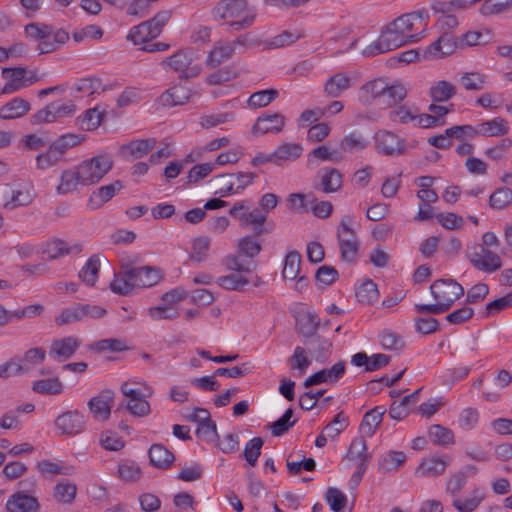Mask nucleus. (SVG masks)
Masks as SVG:
<instances>
[{
	"label": "nucleus",
	"mask_w": 512,
	"mask_h": 512,
	"mask_svg": "<svg viewBox=\"0 0 512 512\" xmlns=\"http://www.w3.org/2000/svg\"><path fill=\"white\" fill-rule=\"evenodd\" d=\"M262 250L260 242L253 236H244L238 240L237 252L247 258L256 257Z\"/></svg>",
	"instance_id": "43"
},
{
	"label": "nucleus",
	"mask_w": 512,
	"mask_h": 512,
	"mask_svg": "<svg viewBox=\"0 0 512 512\" xmlns=\"http://www.w3.org/2000/svg\"><path fill=\"white\" fill-rule=\"evenodd\" d=\"M31 109L30 103L16 97L0 107V119L13 120L25 116Z\"/></svg>",
	"instance_id": "23"
},
{
	"label": "nucleus",
	"mask_w": 512,
	"mask_h": 512,
	"mask_svg": "<svg viewBox=\"0 0 512 512\" xmlns=\"http://www.w3.org/2000/svg\"><path fill=\"white\" fill-rule=\"evenodd\" d=\"M377 285L372 280L364 281L356 290L357 300L364 304H371L378 299Z\"/></svg>",
	"instance_id": "49"
},
{
	"label": "nucleus",
	"mask_w": 512,
	"mask_h": 512,
	"mask_svg": "<svg viewBox=\"0 0 512 512\" xmlns=\"http://www.w3.org/2000/svg\"><path fill=\"white\" fill-rule=\"evenodd\" d=\"M148 314L153 320H172L179 316L178 310L174 306L165 304L149 308Z\"/></svg>",
	"instance_id": "62"
},
{
	"label": "nucleus",
	"mask_w": 512,
	"mask_h": 512,
	"mask_svg": "<svg viewBox=\"0 0 512 512\" xmlns=\"http://www.w3.org/2000/svg\"><path fill=\"white\" fill-rule=\"evenodd\" d=\"M389 119L392 122L406 124L416 120V110L407 105H395L389 111Z\"/></svg>",
	"instance_id": "51"
},
{
	"label": "nucleus",
	"mask_w": 512,
	"mask_h": 512,
	"mask_svg": "<svg viewBox=\"0 0 512 512\" xmlns=\"http://www.w3.org/2000/svg\"><path fill=\"white\" fill-rule=\"evenodd\" d=\"M103 116L104 113L100 112L98 108H90L79 118V125L86 131L95 130L100 126Z\"/></svg>",
	"instance_id": "52"
},
{
	"label": "nucleus",
	"mask_w": 512,
	"mask_h": 512,
	"mask_svg": "<svg viewBox=\"0 0 512 512\" xmlns=\"http://www.w3.org/2000/svg\"><path fill=\"white\" fill-rule=\"evenodd\" d=\"M114 398L115 393L110 389H104L98 395L92 397L88 401V407L93 417L101 421L109 419Z\"/></svg>",
	"instance_id": "12"
},
{
	"label": "nucleus",
	"mask_w": 512,
	"mask_h": 512,
	"mask_svg": "<svg viewBox=\"0 0 512 512\" xmlns=\"http://www.w3.org/2000/svg\"><path fill=\"white\" fill-rule=\"evenodd\" d=\"M113 167L112 157L97 155L82 161L76 168L80 176V185H93L98 183Z\"/></svg>",
	"instance_id": "5"
},
{
	"label": "nucleus",
	"mask_w": 512,
	"mask_h": 512,
	"mask_svg": "<svg viewBox=\"0 0 512 512\" xmlns=\"http://www.w3.org/2000/svg\"><path fill=\"white\" fill-rule=\"evenodd\" d=\"M86 421L82 413L69 410L55 419V427L61 435L76 436L85 429Z\"/></svg>",
	"instance_id": "9"
},
{
	"label": "nucleus",
	"mask_w": 512,
	"mask_h": 512,
	"mask_svg": "<svg viewBox=\"0 0 512 512\" xmlns=\"http://www.w3.org/2000/svg\"><path fill=\"white\" fill-rule=\"evenodd\" d=\"M346 370L344 361L335 363L331 368L322 369L309 376L303 383L305 387H311L321 383H336L343 377Z\"/></svg>",
	"instance_id": "16"
},
{
	"label": "nucleus",
	"mask_w": 512,
	"mask_h": 512,
	"mask_svg": "<svg viewBox=\"0 0 512 512\" xmlns=\"http://www.w3.org/2000/svg\"><path fill=\"white\" fill-rule=\"evenodd\" d=\"M369 144L365 136L359 132L346 135L340 142V152L355 153L364 150Z\"/></svg>",
	"instance_id": "33"
},
{
	"label": "nucleus",
	"mask_w": 512,
	"mask_h": 512,
	"mask_svg": "<svg viewBox=\"0 0 512 512\" xmlns=\"http://www.w3.org/2000/svg\"><path fill=\"white\" fill-rule=\"evenodd\" d=\"M82 251L80 243L69 244L61 239H54L47 243L45 253L51 260L61 258L69 254H79Z\"/></svg>",
	"instance_id": "22"
},
{
	"label": "nucleus",
	"mask_w": 512,
	"mask_h": 512,
	"mask_svg": "<svg viewBox=\"0 0 512 512\" xmlns=\"http://www.w3.org/2000/svg\"><path fill=\"white\" fill-rule=\"evenodd\" d=\"M126 275L132 281L133 287H151L161 279L159 270L150 266L126 268Z\"/></svg>",
	"instance_id": "13"
},
{
	"label": "nucleus",
	"mask_w": 512,
	"mask_h": 512,
	"mask_svg": "<svg viewBox=\"0 0 512 512\" xmlns=\"http://www.w3.org/2000/svg\"><path fill=\"white\" fill-rule=\"evenodd\" d=\"M428 435L430 440L440 446H447L454 443L453 432L441 425L435 424L429 428Z\"/></svg>",
	"instance_id": "45"
},
{
	"label": "nucleus",
	"mask_w": 512,
	"mask_h": 512,
	"mask_svg": "<svg viewBox=\"0 0 512 512\" xmlns=\"http://www.w3.org/2000/svg\"><path fill=\"white\" fill-rule=\"evenodd\" d=\"M120 390L126 397L125 401L141 400L152 395V389L142 383L125 381L122 383Z\"/></svg>",
	"instance_id": "32"
},
{
	"label": "nucleus",
	"mask_w": 512,
	"mask_h": 512,
	"mask_svg": "<svg viewBox=\"0 0 512 512\" xmlns=\"http://www.w3.org/2000/svg\"><path fill=\"white\" fill-rule=\"evenodd\" d=\"M297 325L299 332L304 337H312L316 333L320 325V320L317 317V315L311 312H306L300 315V317L297 320Z\"/></svg>",
	"instance_id": "44"
},
{
	"label": "nucleus",
	"mask_w": 512,
	"mask_h": 512,
	"mask_svg": "<svg viewBox=\"0 0 512 512\" xmlns=\"http://www.w3.org/2000/svg\"><path fill=\"white\" fill-rule=\"evenodd\" d=\"M32 390L39 394L57 395L63 391V383L58 377L33 382Z\"/></svg>",
	"instance_id": "39"
},
{
	"label": "nucleus",
	"mask_w": 512,
	"mask_h": 512,
	"mask_svg": "<svg viewBox=\"0 0 512 512\" xmlns=\"http://www.w3.org/2000/svg\"><path fill=\"white\" fill-rule=\"evenodd\" d=\"M235 52L236 49L232 42L218 41L209 52L206 64L211 68L217 67L224 61L230 59Z\"/></svg>",
	"instance_id": "24"
},
{
	"label": "nucleus",
	"mask_w": 512,
	"mask_h": 512,
	"mask_svg": "<svg viewBox=\"0 0 512 512\" xmlns=\"http://www.w3.org/2000/svg\"><path fill=\"white\" fill-rule=\"evenodd\" d=\"M123 188V184L120 180H116L111 184L104 185L93 191L89 197L88 204L92 209H98L103 206L106 202L112 199L116 192Z\"/></svg>",
	"instance_id": "21"
},
{
	"label": "nucleus",
	"mask_w": 512,
	"mask_h": 512,
	"mask_svg": "<svg viewBox=\"0 0 512 512\" xmlns=\"http://www.w3.org/2000/svg\"><path fill=\"white\" fill-rule=\"evenodd\" d=\"M195 53L191 49L179 50L170 57H167L166 63L173 70L180 72L183 78H193L200 74L202 67L199 64H193Z\"/></svg>",
	"instance_id": "7"
},
{
	"label": "nucleus",
	"mask_w": 512,
	"mask_h": 512,
	"mask_svg": "<svg viewBox=\"0 0 512 512\" xmlns=\"http://www.w3.org/2000/svg\"><path fill=\"white\" fill-rule=\"evenodd\" d=\"M123 408L127 409L133 416L137 417H145L151 412L150 404L146 398H141V400L122 401L117 410Z\"/></svg>",
	"instance_id": "53"
},
{
	"label": "nucleus",
	"mask_w": 512,
	"mask_h": 512,
	"mask_svg": "<svg viewBox=\"0 0 512 512\" xmlns=\"http://www.w3.org/2000/svg\"><path fill=\"white\" fill-rule=\"evenodd\" d=\"M279 96V92L276 89L260 90L253 93L247 103L251 109H257L268 106Z\"/></svg>",
	"instance_id": "40"
},
{
	"label": "nucleus",
	"mask_w": 512,
	"mask_h": 512,
	"mask_svg": "<svg viewBox=\"0 0 512 512\" xmlns=\"http://www.w3.org/2000/svg\"><path fill=\"white\" fill-rule=\"evenodd\" d=\"M99 270L100 259L98 255H93L79 272V277L86 285L93 286L98 277Z\"/></svg>",
	"instance_id": "41"
},
{
	"label": "nucleus",
	"mask_w": 512,
	"mask_h": 512,
	"mask_svg": "<svg viewBox=\"0 0 512 512\" xmlns=\"http://www.w3.org/2000/svg\"><path fill=\"white\" fill-rule=\"evenodd\" d=\"M27 71L23 67L3 68L2 76L6 84L1 94H11L36 82V78H26Z\"/></svg>",
	"instance_id": "11"
},
{
	"label": "nucleus",
	"mask_w": 512,
	"mask_h": 512,
	"mask_svg": "<svg viewBox=\"0 0 512 512\" xmlns=\"http://www.w3.org/2000/svg\"><path fill=\"white\" fill-rule=\"evenodd\" d=\"M127 38L131 40L135 45L145 43L153 38H156L155 35H152V31L148 25L144 22L135 26L129 32Z\"/></svg>",
	"instance_id": "63"
},
{
	"label": "nucleus",
	"mask_w": 512,
	"mask_h": 512,
	"mask_svg": "<svg viewBox=\"0 0 512 512\" xmlns=\"http://www.w3.org/2000/svg\"><path fill=\"white\" fill-rule=\"evenodd\" d=\"M406 460L403 452L392 451L385 455L379 462V469L385 473L397 469Z\"/></svg>",
	"instance_id": "59"
},
{
	"label": "nucleus",
	"mask_w": 512,
	"mask_h": 512,
	"mask_svg": "<svg viewBox=\"0 0 512 512\" xmlns=\"http://www.w3.org/2000/svg\"><path fill=\"white\" fill-rule=\"evenodd\" d=\"M78 185H80V176L77 168L75 170L66 169L61 173L56 191L59 195H65L75 191Z\"/></svg>",
	"instance_id": "34"
},
{
	"label": "nucleus",
	"mask_w": 512,
	"mask_h": 512,
	"mask_svg": "<svg viewBox=\"0 0 512 512\" xmlns=\"http://www.w3.org/2000/svg\"><path fill=\"white\" fill-rule=\"evenodd\" d=\"M248 12L247 0H221L213 10L216 18L226 20L231 32L244 30L254 23L256 15Z\"/></svg>",
	"instance_id": "3"
},
{
	"label": "nucleus",
	"mask_w": 512,
	"mask_h": 512,
	"mask_svg": "<svg viewBox=\"0 0 512 512\" xmlns=\"http://www.w3.org/2000/svg\"><path fill=\"white\" fill-rule=\"evenodd\" d=\"M386 409L384 406H376L369 410L361 422V430L367 436H373L377 427L382 421Z\"/></svg>",
	"instance_id": "31"
},
{
	"label": "nucleus",
	"mask_w": 512,
	"mask_h": 512,
	"mask_svg": "<svg viewBox=\"0 0 512 512\" xmlns=\"http://www.w3.org/2000/svg\"><path fill=\"white\" fill-rule=\"evenodd\" d=\"M375 148L385 156H399L406 150L405 141L391 131L380 130L375 134Z\"/></svg>",
	"instance_id": "8"
},
{
	"label": "nucleus",
	"mask_w": 512,
	"mask_h": 512,
	"mask_svg": "<svg viewBox=\"0 0 512 512\" xmlns=\"http://www.w3.org/2000/svg\"><path fill=\"white\" fill-rule=\"evenodd\" d=\"M456 93L455 87L448 81H439L430 88V95L436 102H444Z\"/></svg>",
	"instance_id": "50"
},
{
	"label": "nucleus",
	"mask_w": 512,
	"mask_h": 512,
	"mask_svg": "<svg viewBox=\"0 0 512 512\" xmlns=\"http://www.w3.org/2000/svg\"><path fill=\"white\" fill-rule=\"evenodd\" d=\"M351 86V79L344 73H336L325 83L324 92L327 96L336 98Z\"/></svg>",
	"instance_id": "28"
},
{
	"label": "nucleus",
	"mask_w": 512,
	"mask_h": 512,
	"mask_svg": "<svg viewBox=\"0 0 512 512\" xmlns=\"http://www.w3.org/2000/svg\"><path fill=\"white\" fill-rule=\"evenodd\" d=\"M79 346L80 341L76 337H65L52 342L49 354L56 361L63 362L71 358Z\"/></svg>",
	"instance_id": "18"
},
{
	"label": "nucleus",
	"mask_w": 512,
	"mask_h": 512,
	"mask_svg": "<svg viewBox=\"0 0 512 512\" xmlns=\"http://www.w3.org/2000/svg\"><path fill=\"white\" fill-rule=\"evenodd\" d=\"M470 262L476 269L488 273L495 272L502 266L500 256L484 247H480L479 252L475 251L471 254Z\"/></svg>",
	"instance_id": "14"
},
{
	"label": "nucleus",
	"mask_w": 512,
	"mask_h": 512,
	"mask_svg": "<svg viewBox=\"0 0 512 512\" xmlns=\"http://www.w3.org/2000/svg\"><path fill=\"white\" fill-rule=\"evenodd\" d=\"M407 95V90L401 83L387 84L383 98L386 99L388 105H396L402 101Z\"/></svg>",
	"instance_id": "60"
},
{
	"label": "nucleus",
	"mask_w": 512,
	"mask_h": 512,
	"mask_svg": "<svg viewBox=\"0 0 512 512\" xmlns=\"http://www.w3.org/2000/svg\"><path fill=\"white\" fill-rule=\"evenodd\" d=\"M83 314L79 304L64 309L59 316L55 318L58 326L68 325L74 322L82 321Z\"/></svg>",
	"instance_id": "57"
},
{
	"label": "nucleus",
	"mask_w": 512,
	"mask_h": 512,
	"mask_svg": "<svg viewBox=\"0 0 512 512\" xmlns=\"http://www.w3.org/2000/svg\"><path fill=\"white\" fill-rule=\"evenodd\" d=\"M477 136L482 135L486 137L503 136L508 133L509 127L507 121L501 117L484 121L476 125Z\"/></svg>",
	"instance_id": "27"
},
{
	"label": "nucleus",
	"mask_w": 512,
	"mask_h": 512,
	"mask_svg": "<svg viewBox=\"0 0 512 512\" xmlns=\"http://www.w3.org/2000/svg\"><path fill=\"white\" fill-rule=\"evenodd\" d=\"M210 248V239L207 237H197L192 243V253L190 259L195 262H203L207 259V253Z\"/></svg>",
	"instance_id": "58"
},
{
	"label": "nucleus",
	"mask_w": 512,
	"mask_h": 512,
	"mask_svg": "<svg viewBox=\"0 0 512 512\" xmlns=\"http://www.w3.org/2000/svg\"><path fill=\"white\" fill-rule=\"evenodd\" d=\"M216 283L226 290L243 291L244 287L249 284V280L239 274H229L217 278Z\"/></svg>",
	"instance_id": "48"
},
{
	"label": "nucleus",
	"mask_w": 512,
	"mask_h": 512,
	"mask_svg": "<svg viewBox=\"0 0 512 512\" xmlns=\"http://www.w3.org/2000/svg\"><path fill=\"white\" fill-rule=\"evenodd\" d=\"M150 464L159 469H167L175 460L174 454L162 444H153L148 451Z\"/></svg>",
	"instance_id": "25"
},
{
	"label": "nucleus",
	"mask_w": 512,
	"mask_h": 512,
	"mask_svg": "<svg viewBox=\"0 0 512 512\" xmlns=\"http://www.w3.org/2000/svg\"><path fill=\"white\" fill-rule=\"evenodd\" d=\"M61 159L62 156L49 146L46 152L41 153L36 157V167L39 170H46L55 166Z\"/></svg>",
	"instance_id": "61"
},
{
	"label": "nucleus",
	"mask_w": 512,
	"mask_h": 512,
	"mask_svg": "<svg viewBox=\"0 0 512 512\" xmlns=\"http://www.w3.org/2000/svg\"><path fill=\"white\" fill-rule=\"evenodd\" d=\"M5 507L7 512H38L40 505L36 497L18 491L8 497Z\"/></svg>",
	"instance_id": "17"
},
{
	"label": "nucleus",
	"mask_w": 512,
	"mask_h": 512,
	"mask_svg": "<svg viewBox=\"0 0 512 512\" xmlns=\"http://www.w3.org/2000/svg\"><path fill=\"white\" fill-rule=\"evenodd\" d=\"M461 83L467 90L478 91L484 87L486 77L477 72H466L461 76Z\"/></svg>",
	"instance_id": "64"
},
{
	"label": "nucleus",
	"mask_w": 512,
	"mask_h": 512,
	"mask_svg": "<svg viewBox=\"0 0 512 512\" xmlns=\"http://www.w3.org/2000/svg\"><path fill=\"white\" fill-rule=\"evenodd\" d=\"M286 125V118L283 114L264 113L259 116L252 126L251 133L255 136H263L265 134H279Z\"/></svg>",
	"instance_id": "10"
},
{
	"label": "nucleus",
	"mask_w": 512,
	"mask_h": 512,
	"mask_svg": "<svg viewBox=\"0 0 512 512\" xmlns=\"http://www.w3.org/2000/svg\"><path fill=\"white\" fill-rule=\"evenodd\" d=\"M347 458L357 463V465L361 463V461L367 465L370 455L367 452L366 441L363 437L356 438L352 441Z\"/></svg>",
	"instance_id": "42"
},
{
	"label": "nucleus",
	"mask_w": 512,
	"mask_h": 512,
	"mask_svg": "<svg viewBox=\"0 0 512 512\" xmlns=\"http://www.w3.org/2000/svg\"><path fill=\"white\" fill-rule=\"evenodd\" d=\"M352 223L353 217L346 215L342 218L337 230L341 259L350 263L356 260L360 247L357 235L351 227Z\"/></svg>",
	"instance_id": "6"
},
{
	"label": "nucleus",
	"mask_w": 512,
	"mask_h": 512,
	"mask_svg": "<svg viewBox=\"0 0 512 512\" xmlns=\"http://www.w3.org/2000/svg\"><path fill=\"white\" fill-rule=\"evenodd\" d=\"M446 467L447 462L441 458L424 459L416 468L415 475L420 478L437 477L445 472Z\"/></svg>",
	"instance_id": "26"
},
{
	"label": "nucleus",
	"mask_w": 512,
	"mask_h": 512,
	"mask_svg": "<svg viewBox=\"0 0 512 512\" xmlns=\"http://www.w3.org/2000/svg\"><path fill=\"white\" fill-rule=\"evenodd\" d=\"M343 176L336 168H324L321 175V189L324 193H334L341 189Z\"/></svg>",
	"instance_id": "30"
},
{
	"label": "nucleus",
	"mask_w": 512,
	"mask_h": 512,
	"mask_svg": "<svg viewBox=\"0 0 512 512\" xmlns=\"http://www.w3.org/2000/svg\"><path fill=\"white\" fill-rule=\"evenodd\" d=\"M263 444L264 442L261 437H255L246 443L243 456L250 466L256 465Z\"/></svg>",
	"instance_id": "56"
},
{
	"label": "nucleus",
	"mask_w": 512,
	"mask_h": 512,
	"mask_svg": "<svg viewBox=\"0 0 512 512\" xmlns=\"http://www.w3.org/2000/svg\"><path fill=\"white\" fill-rule=\"evenodd\" d=\"M457 47L454 36L448 32L442 35L424 50V58L441 59L451 55Z\"/></svg>",
	"instance_id": "15"
},
{
	"label": "nucleus",
	"mask_w": 512,
	"mask_h": 512,
	"mask_svg": "<svg viewBox=\"0 0 512 512\" xmlns=\"http://www.w3.org/2000/svg\"><path fill=\"white\" fill-rule=\"evenodd\" d=\"M142 476L139 465L131 460H123L118 465L117 477L125 482H136Z\"/></svg>",
	"instance_id": "37"
},
{
	"label": "nucleus",
	"mask_w": 512,
	"mask_h": 512,
	"mask_svg": "<svg viewBox=\"0 0 512 512\" xmlns=\"http://www.w3.org/2000/svg\"><path fill=\"white\" fill-rule=\"evenodd\" d=\"M190 98L189 90L183 86H173L164 92L161 101L164 105L175 106L186 103Z\"/></svg>",
	"instance_id": "35"
},
{
	"label": "nucleus",
	"mask_w": 512,
	"mask_h": 512,
	"mask_svg": "<svg viewBox=\"0 0 512 512\" xmlns=\"http://www.w3.org/2000/svg\"><path fill=\"white\" fill-rule=\"evenodd\" d=\"M240 256L241 255L229 254L222 259L221 263L227 271L237 272L239 275L241 273H251L255 269V266L252 267L250 264H244Z\"/></svg>",
	"instance_id": "54"
},
{
	"label": "nucleus",
	"mask_w": 512,
	"mask_h": 512,
	"mask_svg": "<svg viewBox=\"0 0 512 512\" xmlns=\"http://www.w3.org/2000/svg\"><path fill=\"white\" fill-rule=\"evenodd\" d=\"M435 299L433 304H415L418 313L441 314L448 311L454 302L464 295V288L454 279H438L430 286Z\"/></svg>",
	"instance_id": "2"
},
{
	"label": "nucleus",
	"mask_w": 512,
	"mask_h": 512,
	"mask_svg": "<svg viewBox=\"0 0 512 512\" xmlns=\"http://www.w3.org/2000/svg\"><path fill=\"white\" fill-rule=\"evenodd\" d=\"M76 486L68 481L58 483L54 488L55 499L64 504L71 503L76 495Z\"/></svg>",
	"instance_id": "55"
},
{
	"label": "nucleus",
	"mask_w": 512,
	"mask_h": 512,
	"mask_svg": "<svg viewBox=\"0 0 512 512\" xmlns=\"http://www.w3.org/2000/svg\"><path fill=\"white\" fill-rule=\"evenodd\" d=\"M429 14L426 10L403 14L381 30L379 38L367 45L362 54L373 57L401 46L416 43L424 36Z\"/></svg>",
	"instance_id": "1"
},
{
	"label": "nucleus",
	"mask_w": 512,
	"mask_h": 512,
	"mask_svg": "<svg viewBox=\"0 0 512 512\" xmlns=\"http://www.w3.org/2000/svg\"><path fill=\"white\" fill-rule=\"evenodd\" d=\"M301 255L296 250L287 253L284 260L282 276L284 279L295 280L300 272Z\"/></svg>",
	"instance_id": "36"
},
{
	"label": "nucleus",
	"mask_w": 512,
	"mask_h": 512,
	"mask_svg": "<svg viewBox=\"0 0 512 512\" xmlns=\"http://www.w3.org/2000/svg\"><path fill=\"white\" fill-rule=\"evenodd\" d=\"M215 193L221 196H228L234 194V177L231 174H222L215 176L210 180Z\"/></svg>",
	"instance_id": "46"
},
{
	"label": "nucleus",
	"mask_w": 512,
	"mask_h": 512,
	"mask_svg": "<svg viewBox=\"0 0 512 512\" xmlns=\"http://www.w3.org/2000/svg\"><path fill=\"white\" fill-rule=\"evenodd\" d=\"M267 214L259 209L242 213L240 217V225L242 227L253 226L254 233L256 236H261L267 231L263 228L264 223L267 220Z\"/></svg>",
	"instance_id": "29"
},
{
	"label": "nucleus",
	"mask_w": 512,
	"mask_h": 512,
	"mask_svg": "<svg viewBox=\"0 0 512 512\" xmlns=\"http://www.w3.org/2000/svg\"><path fill=\"white\" fill-rule=\"evenodd\" d=\"M46 358V352L42 348H31L25 352L24 356L18 361L23 370V374L32 371L35 366L42 363Z\"/></svg>",
	"instance_id": "38"
},
{
	"label": "nucleus",
	"mask_w": 512,
	"mask_h": 512,
	"mask_svg": "<svg viewBox=\"0 0 512 512\" xmlns=\"http://www.w3.org/2000/svg\"><path fill=\"white\" fill-rule=\"evenodd\" d=\"M512 203V190L508 187L497 188L489 197V205L496 210H502Z\"/></svg>",
	"instance_id": "47"
},
{
	"label": "nucleus",
	"mask_w": 512,
	"mask_h": 512,
	"mask_svg": "<svg viewBox=\"0 0 512 512\" xmlns=\"http://www.w3.org/2000/svg\"><path fill=\"white\" fill-rule=\"evenodd\" d=\"M303 146L300 143H283L273 152L275 165L282 167L296 161L303 153Z\"/></svg>",
	"instance_id": "20"
},
{
	"label": "nucleus",
	"mask_w": 512,
	"mask_h": 512,
	"mask_svg": "<svg viewBox=\"0 0 512 512\" xmlns=\"http://www.w3.org/2000/svg\"><path fill=\"white\" fill-rule=\"evenodd\" d=\"M468 475L466 472L459 471L454 473L446 482V493L452 499V506L458 512H473L485 498L484 492L475 487L470 496L466 499L460 497L462 489L467 483Z\"/></svg>",
	"instance_id": "4"
},
{
	"label": "nucleus",
	"mask_w": 512,
	"mask_h": 512,
	"mask_svg": "<svg viewBox=\"0 0 512 512\" xmlns=\"http://www.w3.org/2000/svg\"><path fill=\"white\" fill-rule=\"evenodd\" d=\"M155 144V139L134 140L120 147V155L127 160H136L148 154Z\"/></svg>",
	"instance_id": "19"
}]
</instances>
